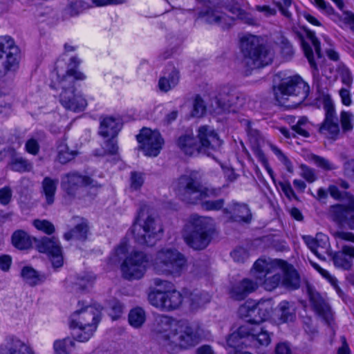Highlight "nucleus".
I'll return each mask as SVG.
<instances>
[{"label": "nucleus", "instance_id": "nucleus-1", "mask_svg": "<svg viewBox=\"0 0 354 354\" xmlns=\"http://www.w3.org/2000/svg\"><path fill=\"white\" fill-rule=\"evenodd\" d=\"M151 330L160 344L171 353L194 346L200 339L198 328L165 315L154 317Z\"/></svg>", "mask_w": 354, "mask_h": 354}, {"label": "nucleus", "instance_id": "nucleus-2", "mask_svg": "<svg viewBox=\"0 0 354 354\" xmlns=\"http://www.w3.org/2000/svg\"><path fill=\"white\" fill-rule=\"evenodd\" d=\"M80 63V60L77 57H72L65 74L59 71H56L58 86L62 89L59 95V102L66 110L73 112L83 111L87 106L86 100L82 94L75 93L74 86L75 80H83L86 78L83 73L75 69Z\"/></svg>", "mask_w": 354, "mask_h": 354}, {"label": "nucleus", "instance_id": "nucleus-3", "mask_svg": "<svg viewBox=\"0 0 354 354\" xmlns=\"http://www.w3.org/2000/svg\"><path fill=\"white\" fill-rule=\"evenodd\" d=\"M131 232L138 244L152 246L161 238L163 227L149 207L144 205L138 213L131 227Z\"/></svg>", "mask_w": 354, "mask_h": 354}, {"label": "nucleus", "instance_id": "nucleus-4", "mask_svg": "<svg viewBox=\"0 0 354 354\" xmlns=\"http://www.w3.org/2000/svg\"><path fill=\"white\" fill-rule=\"evenodd\" d=\"M309 86L299 75H294L283 80L274 87L276 100L282 106L295 109L304 104L308 105L306 98Z\"/></svg>", "mask_w": 354, "mask_h": 354}, {"label": "nucleus", "instance_id": "nucleus-5", "mask_svg": "<svg viewBox=\"0 0 354 354\" xmlns=\"http://www.w3.org/2000/svg\"><path fill=\"white\" fill-rule=\"evenodd\" d=\"M175 191L182 201L192 204L221 194V189L204 187L194 172L182 175L176 183Z\"/></svg>", "mask_w": 354, "mask_h": 354}, {"label": "nucleus", "instance_id": "nucleus-6", "mask_svg": "<svg viewBox=\"0 0 354 354\" xmlns=\"http://www.w3.org/2000/svg\"><path fill=\"white\" fill-rule=\"evenodd\" d=\"M240 47L245 62L251 69L270 64L274 53L263 45V39L259 36L245 34L240 38Z\"/></svg>", "mask_w": 354, "mask_h": 354}, {"label": "nucleus", "instance_id": "nucleus-7", "mask_svg": "<svg viewBox=\"0 0 354 354\" xmlns=\"http://www.w3.org/2000/svg\"><path fill=\"white\" fill-rule=\"evenodd\" d=\"M212 218L192 215L183 230V238L190 248L203 250L209 243L212 234Z\"/></svg>", "mask_w": 354, "mask_h": 354}, {"label": "nucleus", "instance_id": "nucleus-8", "mask_svg": "<svg viewBox=\"0 0 354 354\" xmlns=\"http://www.w3.org/2000/svg\"><path fill=\"white\" fill-rule=\"evenodd\" d=\"M151 264L158 274L179 276L186 267L187 259L177 249L164 247L156 252Z\"/></svg>", "mask_w": 354, "mask_h": 354}, {"label": "nucleus", "instance_id": "nucleus-9", "mask_svg": "<svg viewBox=\"0 0 354 354\" xmlns=\"http://www.w3.org/2000/svg\"><path fill=\"white\" fill-rule=\"evenodd\" d=\"M253 272L257 279L259 286L263 285L267 290L271 291L282 283L283 268L281 260H265L259 259L253 266Z\"/></svg>", "mask_w": 354, "mask_h": 354}, {"label": "nucleus", "instance_id": "nucleus-10", "mask_svg": "<svg viewBox=\"0 0 354 354\" xmlns=\"http://www.w3.org/2000/svg\"><path fill=\"white\" fill-rule=\"evenodd\" d=\"M212 102L211 106L216 113L222 112H236L244 103V99L234 87L223 85L218 88L217 95Z\"/></svg>", "mask_w": 354, "mask_h": 354}, {"label": "nucleus", "instance_id": "nucleus-11", "mask_svg": "<svg viewBox=\"0 0 354 354\" xmlns=\"http://www.w3.org/2000/svg\"><path fill=\"white\" fill-rule=\"evenodd\" d=\"M6 57L0 66V78L9 72H15L19 68L20 50L10 36H0V60Z\"/></svg>", "mask_w": 354, "mask_h": 354}, {"label": "nucleus", "instance_id": "nucleus-12", "mask_svg": "<svg viewBox=\"0 0 354 354\" xmlns=\"http://www.w3.org/2000/svg\"><path fill=\"white\" fill-rule=\"evenodd\" d=\"M319 100L322 103L325 112V118L319 131L330 139L337 140L340 133V128L334 103L329 95H322Z\"/></svg>", "mask_w": 354, "mask_h": 354}, {"label": "nucleus", "instance_id": "nucleus-13", "mask_svg": "<svg viewBox=\"0 0 354 354\" xmlns=\"http://www.w3.org/2000/svg\"><path fill=\"white\" fill-rule=\"evenodd\" d=\"M149 264V257L143 252L133 251L127 257L121 266L124 278L128 280L142 278Z\"/></svg>", "mask_w": 354, "mask_h": 354}, {"label": "nucleus", "instance_id": "nucleus-14", "mask_svg": "<svg viewBox=\"0 0 354 354\" xmlns=\"http://www.w3.org/2000/svg\"><path fill=\"white\" fill-rule=\"evenodd\" d=\"M149 301L152 306L169 312L180 308L183 302V297L176 290H157L149 295Z\"/></svg>", "mask_w": 354, "mask_h": 354}, {"label": "nucleus", "instance_id": "nucleus-15", "mask_svg": "<svg viewBox=\"0 0 354 354\" xmlns=\"http://www.w3.org/2000/svg\"><path fill=\"white\" fill-rule=\"evenodd\" d=\"M137 140L139 142V148L147 156H157L164 145V139L158 131H152L148 128L141 129L137 136Z\"/></svg>", "mask_w": 354, "mask_h": 354}, {"label": "nucleus", "instance_id": "nucleus-16", "mask_svg": "<svg viewBox=\"0 0 354 354\" xmlns=\"http://www.w3.org/2000/svg\"><path fill=\"white\" fill-rule=\"evenodd\" d=\"M34 242L39 252L47 253L49 255L54 268H60L62 266L63 257L62 248L57 239L46 236H44L39 239L34 238Z\"/></svg>", "mask_w": 354, "mask_h": 354}, {"label": "nucleus", "instance_id": "nucleus-17", "mask_svg": "<svg viewBox=\"0 0 354 354\" xmlns=\"http://www.w3.org/2000/svg\"><path fill=\"white\" fill-rule=\"evenodd\" d=\"M61 185L62 189L68 195H75L79 187L82 186H89L91 187H100L93 179L88 176L81 175L77 171H72L62 176Z\"/></svg>", "mask_w": 354, "mask_h": 354}, {"label": "nucleus", "instance_id": "nucleus-18", "mask_svg": "<svg viewBox=\"0 0 354 354\" xmlns=\"http://www.w3.org/2000/svg\"><path fill=\"white\" fill-rule=\"evenodd\" d=\"M198 138L201 151L206 153L208 156L212 151H216L222 145V140L213 128L203 125L198 129Z\"/></svg>", "mask_w": 354, "mask_h": 354}, {"label": "nucleus", "instance_id": "nucleus-19", "mask_svg": "<svg viewBox=\"0 0 354 354\" xmlns=\"http://www.w3.org/2000/svg\"><path fill=\"white\" fill-rule=\"evenodd\" d=\"M198 17L207 24L218 26L223 29H228L234 24V18L227 15L219 7H209L201 11Z\"/></svg>", "mask_w": 354, "mask_h": 354}, {"label": "nucleus", "instance_id": "nucleus-20", "mask_svg": "<svg viewBox=\"0 0 354 354\" xmlns=\"http://www.w3.org/2000/svg\"><path fill=\"white\" fill-rule=\"evenodd\" d=\"M330 214L334 221L354 229V196L349 198L346 205L337 204L331 206Z\"/></svg>", "mask_w": 354, "mask_h": 354}, {"label": "nucleus", "instance_id": "nucleus-21", "mask_svg": "<svg viewBox=\"0 0 354 354\" xmlns=\"http://www.w3.org/2000/svg\"><path fill=\"white\" fill-rule=\"evenodd\" d=\"M99 313L93 307L86 306L76 310L71 317L70 326L71 328L80 327L85 330L88 323L96 324L99 322Z\"/></svg>", "mask_w": 354, "mask_h": 354}, {"label": "nucleus", "instance_id": "nucleus-22", "mask_svg": "<svg viewBox=\"0 0 354 354\" xmlns=\"http://www.w3.org/2000/svg\"><path fill=\"white\" fill-rule=\"evenodd\" d=\"M311 306L316 315L328 326H332L333 313L328 301L317 291L311 288Z\"/></svg>", "mask_w": 354, "mask_h": 354}, {"label": "nucleus", "instance_id": "nucleus-23", "mask_svg": "<svg viewBox=\"0 0 354 354\" xmlns=\"http://www.w3.org/2000/svg\"><path fill=\"white\" fill-rule=\"evenodd\" d=\"M225 214L229 215V220L232 222L250 223L252 218V214L248 205L233 201L227 207L223 208Z\"/></svg>", "mask_w": 354, "mask_h": 354}, {"label": "nucleus", "instance_id": "nucleus-24", "mask_svg": "<svg viewBox=\"0 0 354 354\" xmlns=\"http://www.w3.org/2000/svg\"><path fill=\"white\" fill-rule=\"evenodd\" d=\"M250 8V5L247 1L232 0V3L228 6V10L243 23L252 26H259L258 20L246 10Z\"/></svg>", "mask_w": 354, "mask_h": 354}, {"label": "nucleus", "instance_id": "nucleus-25", "mask_svg": "<svg viewBox=\"0 0 354 354\" xmlns=\"http://www.w3.org/2000/svg\"><path fill=\"white\" fill-rule=\"evenodd\" d=\"M1 354H35L32 348L19 338L14 336L6 337L0 346Z\"/></svg>", "mask_w": 354, "mask_h": 354}, {"label": "nucleus", "instance_id": "nucleus-26", "mask_svg": "<svg viewBox=\"0 0 354 354\" xmlns=\"http://www.w3.org/2000/svg\"><path fill=\"white\" fill-rule=\"evenodd\" d=\"M259 287L257 279H243L234 285L230 290V297L238 301L244 299L248 295L254 292Z\"/></svg>", "mask_w": 354, "mask_h": 354}, {"label": "nucleus", "instance_id": "nucleus-27", "mask_svg": "<svg viewBox=\"0 0 354 354\" xmlns=\"http://www.w3.org/2000/svg\"><path fill=\"white\" fill-rule=\"evenodd\" d=\"M352 259H354V247L344 245L342 249L332 255L334 266L343 270H350L353 267Z\"/></svg>", "mask_w": 354, "mask_h": 354}, {"label": "nucleus", "instance_id": "nucleus-28", "mask_svg": "<svg viewBox=\"0 0 354 354\" xmlns=\"http://www.w3.org/2000/svg\"><path fill=\"white\" fill-rule=\"evenodd\" d=\"M121 128L122 124L119 119L111 116L103 117L100 118L99 134L104 138H114Z\"/></svg>", "mask_w": 354, "mask_h": 354}, {"label": "nucleus", "instance_id": "nucleus-29", "mask_svg": "<svg viewBox=\"0 0 354 354\" xmlns=\"http://www.w3.org/2000/svg\"><path fill=\"white\" fill-rule=\"evenodd\" d=\"M281 267L283 268L282 275L283 276L282 284L288 288H298L300 284V278L294 267L282 260H281Z\"/></svg>", "mask_w": 354, "mask_h": 354}, {"label": "nucleus", "instance_id": "nucleus-30", "mask_svg": "<svg viewBox=\"0 0 354 354\" xmlns=\"http://www.w3.org/2000/svg\"><path fill=\"white\" fill-rule=\"evenodd\" d=\"M177 146L183 152L189 156L201 151L198 142L192 134L180 136L177 140Z\"/></svg>", "mask_w": 354, "mask_h": 354}, {"label": "nucleus", "instance_id": "nucleus-31", "mask_svg": "<svg viewBox=\"0 0 354 354\" xmlns=\"http://www.w3.org/2000/svg\"><path fill=\"white\" fill-rule=\"evenodd\" d=\"M328 246V238L324 234L317 233L315 237L311 239V252L320 259H325L324 254L327 252Z\"/></svg>", "mask_w": 354, "mask_h": 354}, {"label": "nucleus", "instance_id": "nucleus-32", "mask_svg": "<svg viewBox=\"0 0 354 354\" xmlns=\"http://www.w3.org/2000/svg\"><path fill=\"white\" fill-rule=\"evenodd\" d=\"M179 72L172 68L170 72L165 73L158 81V88L160 91L167 93L176 87L179 82Z\"/></svg>", "mask_w": 354, "mask_h": 354}, {"label": "nucleus", "instance_id": "nucleus-33", "mask_svg": "<svg viewBox=\"0 0 354 354\" xmlns=\"http://www.w3.org/2000/svg\"><path fill=\"white\" fill-rule=\"evenodd\" d=\"M255 315L251 320L255 324H259L266 320L270 316L272 310L271 301L269 300H263L254 302Z\"/></svg>", "mask_w": 354, "mask_h": 354}, {"label": "nucleus", "instance_id": "nucleus-34", "mask_svg": "<svg viewBox=\"0 0 354 354\" xmlns=\"http://www.w3.org/2000/svg\"><path fill=\"white\" fill-rule=\"evenodd\" d=\"M58 183V179H53L48 176L41 182V194L45 196L46 204L48 205L54 203Z\"/></svg>", "mask_w": 354, "mask_h": 354}, {"label": "nucleus", "instance_id": "nucleus-35", "mask_svg": "<svg viewBox=\"0 0 354 354\" xmlns=\"http://www.w3.org/2000/svg\"><path fill=\"white\" fill-rule=\"evenodd\" d=\"M57 156L55 160L59 163L64 165L73 160L77 152L71 150L66 143L65 140H59L57 142Z\"/></svg>", "mask_w": 354, "mask_h": 354}, {"label": "nucleus", "instance_id": "nucleus-36", "mask_svg": "<svg viewBox=\"0 0 354 354\" xmlns=\"http://www.w3.org/2000/svg\"><path fill=\"white\" fill-rule=\"evenodd\" d=\"M32 238L26 232L19 230L12 235V243L17 249L23 250L29 249L32 244Z\"/></svg>", "mask_w": 354, "mask_h": 354}, {"label": "nucleus", "instance_id": "nucleus-37", "mask_svg": "<svg viewBox=\"0 0 354 354\" xmlns=\"http://www.w3.org/2000/svg\"><path fill=\"white\" fill-rule=\"evenodd\" d=\"M248 135L251 144L252 150L256 157H261L263 159V152L261 149V145L263 142V139L258 130L248 127Z\"/></svg>", "mask_w": 354, "mask_h": 354}, {"label": "nucleus", "instance_id": "nucleus-38", "mask_svg": "<svg viewBox=\"0 0 354 354\" xmlns=\"http://www.w3.org/2000/svg\"><path fill=\"white\" fill-rule=\"evenodd\" d=\"M80 220L81 222L77 223L73 229L64 234V236L66 240H86L88 230V224L85 220L82 218H81Z\"/></svg>", "mask_w": 354, "mask_h": 354}, {"label": "nucleus", "instance_id": "nucleus-39", "mask_svg": "<svg viewBox=\"0 0 354 354\" xmlns=\"http://www.w3.org/2000/svg\"><path fill=\"white\" fill-rule=\"evenodd\" d=\"M210 295L205 292H194L189 296V308L197 310L210 301Z\"/></svg>", "mask_w": 354, "mask_h": 354}, {"label": "nucleus", "instance_id": "nucleus-40", "mask_svg": "<svg viewBox=\"0 0 354 354\" xmlns=\"http://www.w3.org/2000/svg\"><path fill=\"white\" fill-rule=\"evenodd\" d=\"M146 321L145 311L140 307L131 309L129 313V322L136 328H140Z\"/></svg>", "mask_w": 354, "mask_h": 354}, {"label": "nucleus", "instance_id": "nucleus-41", "mask_svg": "<svg viewBox=\"0 0 354 354\" xmlns=\"http://www.w3.org/2000/svg\"><path fill=\"white\" fill-rule=\"evenodd\" d=\"M10 169L18 172H28L33 167L32 163L23 157H15L9 163Z\"/></svg>", "mask_w": 354, "mask_h": 354}, {"label": "nucleus", "instance_id": "nucleus-42", "mask_svg": "<svg viewBox=\"0 0 354 354\" xmlns=\"http://www.w3.org/2000/svg\"><path fill=\"white\" fill-rule=\"evenodd\" d=\"M337 7L342 11V14L339 16V20L344 24L349 26L350 29L354 32V12L344 10V3L343 0H332Z\"/></svg>", "mask_w": 354, "mask_h": 354}, {"label": "nucleus", "instance_id": "nucleus-43", "mask_svg": "<svg viewBox=\"0 0 354 354\" xmlns=\"http://www.w3.org/2000/svg\"><path fill=\"white\" fill-rule=\"evenodd\" d=\"M21 276L30 286H35L42 280V277L30 266L24 267L21 272Z\"/></svg>", "mask_w": 354, "mask_h": 354}, {"label": "nucleus", "instance_id": "nucleus-44", "mask_svg": "<svg viewBox=\"0 0 354 354\" xmlns=\"http://www.w3.org/2000/svg\"><path fill=\"white\" fill-rule=\"evenodd\" d=\"M42 137L43 133L39 132L29 138L25 143L26 151L33 156L37 155L40 150L39 140Z\"/></svg>", "mask_w": 354, "mask_h": 354}, {"label": "nucleus", "instance_id": "nucleus-45", "mask_svg": "<svg viewBox=\"0 0 354 354\" xmlns=\"http://www.w3.org/2000/svg\"><path fill=\"white\" fill-rule=\"evenodd\" d=\"M239 314L241 317L246 318L247 322L254 323L252 319L255 315V306L254 301H247L239 308Z\"/></svg>", "mask_w": 354, "mask_h": 354}, {"label": "nucleus", "instance_id": "nucleus-46", "mask_svg": "<svg viewBox=\"0 0 354 354\" xmlns=\"http://www.w3.org/2000/svg\"><path fill=\"white\" fill-rule=\"evenodd\" d=\"M280 314L279 320L281 323L293 322L295 315L290 311L289 303L286 301H281L279 305Z\"/></svg>", "mask_w": 354, "mask_h": 354}, {"label": "nucleus", "instance_id": "nucleus-47", "mask_svg": "<svg viewBox=\"0 0 354 354\" xmlns=\"http://www.w3.org/2000/svg\"><path fill=\"white\" fill-rule=\"evenodd\" d=\"M260 326L258 324L248 322L246 324L241 326L236 333L240 337H254L255 332H258Z\"/></svg>", "mask_w": 354, "mask_h": 354}, {"label": "nucleus", "instance_id": "nucleus-48", "mask_svg": "<svg viewBox=\"0 0 354 354\" xmlns=\"http://www.w3.org/2000/svg\"><path fill=\"white\" fill-rule=\"evenodd\" d=\"M207 107L201 95H196L193 101V110L192 115L193 117L201 118L206 113Z\"/></svg>", "mask_w": 354, "mask_h": 354}, {"label": "nucleus", "instance_id": "nucleus-49", "mask_svg": "<svg viewBox=\"0 0 354 354\" xmlns=\"http://www.w3.org/2000/svg\"><path fill=\"white\" fill-rule=\"evenodd\" d=\"M272 335V333H270L268 330H264L260 326L258 332H255L252 341L259 346H268L271 342Z\"/></svg>", "mask_w": 354, "mask_h": 354}, {"label": "nucleus", "instance_id": "nucleus-50", "mask_svg": "<svg viewBox=\"0 0 354 354\" xmlns=\"http://www.w3.org/2000/svg\"><path fill=\"white\" fill-rule=\"evenodd\" d=\"M354 116L349 111H343L340 113V122L343 132L351 131L353 129Z\"/></svg>", "mask_w": 354, "mask_h": 354}, {"label": "nucleus", "instance_id": "nucleus-51", "mask_svg": "<svg viewBox=\"0 0 354 354\" xmlns=\"http://www.w3.org/2000/svg\"><path fill=\"white\" fill-rule=\"evenodd\" d=\"M74 342L69 337L64 338L62 340H57L54 343V349L55 354H68L69 346L73 347Z\"/></svg>", "mask_w": 354, "mask_h": 354}, {"label": "nucleus", "instance_id": "nucleus-52", "mask_svg": "<svg viewBox=\"0 0 354 354\" xmlns=\"http://www.w3.org/2000/svg\"><path fill=\"white\" fill-rule=\"evenodd\" d=\"M297 37L303 48L306 59L310 62V46L308 44V41L310 40V30H306L304 34L297 32Z\"/></svg>", "mask_w": 354, "mask_h": 354}, {"label": "nucleus", "instance_id": "nucleus-53", "mask_svg": "<svg viewBox=\"0 0 354 354\" xmlns=\"http://www.w3.org/2000/svg\"><path fill=\"white\" fill-rule=\"evenodd\" d=\"M68 9L70 15L73 16L78 15L83 10L87 8L88 5L83 0H68Z\"/></svg>", "mask_w": 354, "mask_h": 354}, {"label": "nucleus", "instance_id": "nucleus-54", "mask_svg": "<svg viewBox=\"0 0 354 354\" xmlns=\"http://www.w3.org/2000/svg\"><path fill=\"white\" fill-rule=\"evenodd\" d=\"M270 148L272 150V151L277 156L279 160H280L286 167V169L289 172H292L293 169L291 164V162L288 158V157L281 151V149H279L277 146L269 144Z\"/></svg>", "mask_w": 354, "mask_h": 354}, {"label": "nucleus", "instance_id": "nucleus-55", "mask_svg": "<svg viewBox=\"0 0 354 354\" xmlns=\"http://www.w3.org/2000/svg\"><path fill=\"white\" fill-rule=\"evenodd\" d=\"M80 330V333L77 334V340L80 342H86L88 341L91 337L93 335V333L95 331L97 328L96 324H90L88 323V326L85 330H82L80 327H78Z\"/></svg>", "mask_w": 354, "mask_h": 354}, {"label": "nucleus", "instance_id": "nucleus-56", "mask_svg": "<svg viewBox=\"0 0 354 354\" xmlns=\"http://www.w3.org/2000/svg\"><path fill=\"white\" fill-rule=\"evenodd\" d=\"M33 225L39 230L51 234L55 231V227L52 223L47 220L36 219L33 221Z\"/></svg>", "mask_w": 354, "mask_h": 354}, {"label": "nucleus", "instance_id": "nucleus-57", "mask_svg": "<svg viewBox=\"0 0 354 354\" xmlns=\"http://www.w3.org/2000/svg\"><path fill=\"white\" fill-rule=\"evenodd\" d=\"M230 255L235 262L244 263L249 257V252L245 248L238 247L230 253Z\"/></svg>", "mask_w": 354, "mask_h": 354}, {"label": "nucleus", "instance_id": "nucleus-58", "mask_svg": "<svg viewBox=\"0 0 354 354\" xmlns=\"http://www.w3.org/2000/svg\"><path fill=\"white\" fill-rule=\"evenodd\" d=\"M311 160H313L317 167L324 170H333L336 169V167L333 164L330 163L323 157L311 154Z\"/></svg>", "mask_w": 354, "mask_h": 354}, {"label": "nucleus", "instance_id": "nucleus-59", "mask_svg": "<svg viewBox=\"0 0 354 354\" xmlns=\"http://www.w3.org/2000/svg\"><path fill=\"white\" fill-rule=\"evenodd\" d=\"M281 13L289 20H292V13L288 10L292 4L291 0H277L274 2Z\"/></svg>", "mask_w": 354, "mask_h": 354}, {"label": "nucleus", "instance_id": "nucleus-60", "mask_svg": "<svg viewBox=\"0 0 354 354\" xmlns=\"http://www.w3.org/2000/svg\"><path fill=\"white\" fill-rule=\"evenodd\" d=\"M225 204V200L223 198L215 201H205L201 203L202 207L208 211H218L221 209Z\"/></svg>", "mask_w": 354, "mask_h": 354}, {"label": "nucleus", "instance_id": "nucleus-61", "mask_svg": "<svg viewBox=\"0 0 354 354\" xmlns=\"http://www.w3.org/2000/svg\"><path fill=\"white\" fill-rule=\"evenodd\" d=\"M308 119L307 117L301 118L297 124L292 126V129L299 135L308 138L309 136L308 132L305 127L308 124Z\"/></svg>", "mask_w": 354, "mask_h": 354}, {"label": "nucleus", "instance_id": "nucleus-62", "mask_svg": "<svg viewBox=\"0 0 354 354\" xmlns=\"http://www.w3.org/2000/svg\"><path fill=\"white\" fill-rule=\"evenodd\" d=\"M95 279V277L93 274H86L78 279L77 285L80 290H84L92 286Z\"/></svg>", "mask_w": 354, "mask_h": 354}, {"label": "nucleus", "instance_id": "nucleus-63", "mask_svg": "<svg viewBox=\"0 0 354 354\" xmlns=\"http://www.w3.org/2000/svg\"><path fill=\"white\" fill-rule=\"evenodd\" d=\"M279 43L281 45V53L285 57H288L293 55L292 46L285 37L281 36Z\"/></svg>", "mask_w": 354, "mask_h": 354}, {"label": "nucleus", "instance_id": "nucleus-64", "mask_svg": "<svg viewBox=\"0 0 354 354\" xmlns=\"http://www.w3.org/2000/svg\"><path fill=\"white\" fill-rule=\"evenodd\" d=\"M144 178L141 173L133 171L131 174V188L134 190L139 189L143 185Z\"/></svg>", "mask_w": 354, "mask_h": 354}]
</instances>
